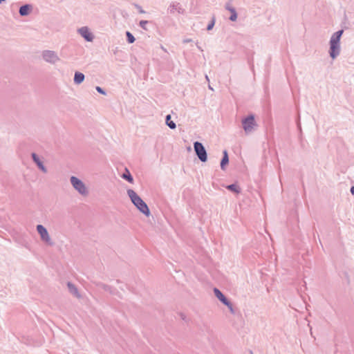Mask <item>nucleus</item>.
<instances>
[{"instance_id": "1", "label": "nucleus", "mask_w": 354, "mask_h": 354, "mask_svg": "<svg viewBox=\"0 0 354 354\" xmlns=\"http://www.w3.org/2000/svg\"><path fill=\"white\" fill-rule=\"evenodd\" d=\"M344 33V30L341 29L335 32H334L330 39L329 41V55L330 57L335 59L337 58L341 52L340 47V39Z\"/></svg>"}, {"instance_id": "2", "label": "nucleus", "mask_w": 354, "mask_h": 354, "mask_svg": "<svg viewBox=\"0 0 354 354\" xmlns=\"http://www.w3.org/2000/svg\"><path fill=\"white\" fill-rule=\"evenodd\" d=\"M127 193L131 203L136 206V207L144 215L149 216L150 215V210L148 205L136 194V192L131 189H127Z\"/></svg>"}, {"instance_id": "3", "label": "nucleus", "mask_w": 354, "mask_h": 354, "mask_svg": "<svg viewBox=\"0 0 354 354\" xmlns=\"http://www.w3.org/2000/svg\"><path fill=\"white\" fill-rule=\"evenodd\" d=\"M70 182L73 188L82 196H86L88 194V189L82 180L76 176H71Z\"/></svg>"}, {"instance_id": "4", "label": "nucleus", "mask_w": 354, "mask_h": 354, "mask_svg": "<svg viewBox=\"0 0 354 354\" xmlns=\"http://www.w3.org/2000/svg\"><path fill=\"white\" fill-rule=\"evenodd\" d=\"M194 149L198 159L201 162H205L207 160V153L203 145L198 141H196L194 142Z\"/></svg>"}, {"instance_id": "5", "label": "nucleus", "mask_w": 354, "mask_h": 354, "mask_svg": "<svg viewBox=\"0 0 354 354\" xmlns=\"http://www.w3.org/2000/svg\"><path fill=\"white\" fill-rule=\"evenodd\" d=\"M242 125L245 132L248 134L253 131L254 127L257 126L254 115L251 114L242 120Z\"/></svg>"}, {"instance_id": "6", "label": "nucleus", "mask_w": 354, "mask_h": 354, "mask_svg": "<svg viewBox=\"0 0 354 354\" xmlns=\"http://www.w3.org/2000/svg\"><path fill=\"white\" fill-rule=\"evenodd\" d=\"M43 59L48 63L55 64L56 62L59 61V57L57 53L53 50H46L42 52Z\"/></svg>"}, {"instance_id": "7", "label": "nucleus", "mask_w": 354, "mask_h": 354, "mask_svg": "<svg viewBox=\"0 0 354 354\" xmlns=\"http://www.w3.org/2000/svg\"><path fill=\"white\" fill-rule=\"evenodd\" d=\"M77 32L86 41H93L94 35L87 26H83L77 29Z\"/></svg>"}, {"instance_id": "8", "label": "nucleus", "mask_w": 354, "mask_h": 354, "mask_svg": "<svg viewBox=\"0 0 354 354\" xmlns=\"http://www.w3.org/2000/svg\"><path fill=\"white\" fill-rule=\"evenodd\" d=\"M37 231L39 234L42 241L47 243L50 241V238L46 228L42 225H37Z\"/></svg>"}, {"instance_id": "9", "label": "nucleus", "mask_w": 354, "mask_h": 354, "mask_svg": "<svg viewBox=\"0 0 354 354\" xmlns=\"http://www.w3.org/2000/svg\"><path fill=\"white\" fill-rule=\"evenodd\" d=\"M31 157H32V159L33 162L37 165L38 168L42 172L45 173V174L47 173L46 167L44 166L43 162L41 161V160L39 159V158L37 156V154H36L35 153H32Z\"/></svg>"}, {"instance_id": "10", "label": "nucleus", "mask_w": 354, "mask_h": 354, "mask_svg": "<svg viewBox=\"0 0 354 354\" xmlns=\"http://www.w3.org/2000/svg\"><path fill=\"white\" fill-rule=\"evenodd\" d=\"M32 10V6L30 4H24L19 8V13L21 16L28 15Z\"/></svg>"}, {"instance_id": "11", "label": "nucleus", "mask_w": 354, "mask_h": 354, "mask_svg": "<svg viewBox=\"0 0 354 354\" xmlns=\"http://www.w3.org/2000/svg\"><path fill=\"white\" fill-rule=\"evenodd\" d=\"M214 293L216 298L223 304H227V299L217 288H214Z\"/></svg>"}, {"instance_id": "12", "label": "nucleus", "mask_w": 354, "mask_h": 354, "mask_svg": "<svg viewBox=\"0 0 354 354\" xmlns=\"http://www.w3.org/2000/svg\"><path fill=\"white\" fill-rule=\"evenodd\" d=\"M67 287L71 294L78 299L81 298V295L80 294L77 287L73 283L68 282Z\"/></svg>"}, {"instance_id": "13", "label": "nucleus", "mask_w": 354, "mask_h": 354, "mask_svg": "<svg viewBox=\"0 0 354 354\" xmlns=\"http://www.w3.org/2000/svg\"><path fill=\"white\" fill-rule=\"evenodd\" d=\"M95 285L101 288H102L104 291L109 292L111 295L115 294L116 290L113 288V287L102 283L101 282H95Z\"/></svg>"}, {"instance_id": "14", "label": "nucleus", "mask_w": 354, "mask_h": 354, "mask_svg": "<svg viewBox=\"0 0 354 354\" xmlns=\"http://www.w3.org/2000/svg\"><path fill=\"white\" fill-rule=\"evenodd\" d=\"M228 163H229L228 153H227V150H224L223 151V158H222V159L221 160V163H220L221 169L222 170H225V167L228 165Z\"/></svg>"}, {"instance_id": "15", "label": "nucleus", "mask_w": 354, "mask_h": 354, "mask_svg": "<svg viewBox=\"0 0 354 354\" xmlns=\"http://www.w3.org/2000/svg\"><path fill=\"white\" fill-rule=\"evenodd\" d=\"M85 75L81 72H75L74 75V83L76 84H80L84 82Z\"/></svg>"}, {"instance_id": "16", "label": "nucleus", "mask_w": 354, "mask_h": 354, "mask_svg": "<svg viewBox=\"0 0 354 354\" xmlns=\"http://www.w3.org/2000/svg\"><path fill=\"white\" fill-rule=\"evenodd\" d=\"M122 178L130 183H133V178L127 168H125V171L122 174Z\"/></svg>"}, {"instance_id": "17", "label": "nucleus", "mask_w": 354, "mask_h": 354, "mask_svg": "<svg viewBox=\"0 0 354 354\" xmlns=\"http://www.w3.org/2000/svg\"><path fill=\"white\" fill-rule=\"evenodd\" d=\"M170 13H174L175 11H178L179 13L183 12V9L180 7L179 3H173L169 6Z\"/></svg>"}, {"instance_id": "18", "label": "nucleus", "mask_w": 354, "mask_h": 354, "mask_svg": "<svg viewBox=\"0 0 354 354\" xmlns=\"http://www.w3.org/2000/svg\"><path fill=\"white\" fill-rule=\"evenodd\" d=\"M165 122L166 124L171 129H175L176 127V123L171 120V115H166L165 118Z\"/></svg>"}, {"instance_id": "19", "label": "nucleus", "mask_w": 354, "mask_h": 354, "mask_svg": "<svg viewBox=\"0 0 354 354\" xmlns=\"http://www.w3.org/2000/svg\"><path fill=\"white\" fill-rule=\"evenodd\" d=\"M226 188L234 193L239 194L241 192V188L235 183L229 185L226 187Z\"/></svg>"}, {"instance_id": "20", "label": "nucleus", "mask_w": 354, "mask_h": 354, "mask_svg": "<svg viewBox=\"0 0 354 354\" xmlns=\"http://www.w3.org/2000/svg\"><path fill=\"white\" fill-rule=\"evenodd\" d=\"M215 22H216V17L214 15H213L209 24L207 26V30H212V28H214V26L215 25Z\"/></svg>"}, {"instance_id": "21", "label": "nucleus", "mask_w": 354, "mask_h": 354, "mask_svg": "<svg viewBox=\"0 0 354 354\" xmlns=\"http://www.w3.org/2000/svg\"><path fill=\"white\" fill-rule=\"evenodd\" d=\"M230 12L231 13V15H230L229 19L232 21H235L237 19V13H236L235 8L230 9Z\"/></svg>"}, {"instance_id": "22", "label": "nucleus", "mask_w": 354, "mask_h": 354, "mask_svg": "<svg viewBox=\"0 0 354 354\" xmlns=\"http://www.w3.org/2000/svg\"><path fill=\"white\" fill-rule=\"evenodd\" d=\"M126 36H127V40L129 44H133L135 41L136 39H135L134 36L130 32L127 31Z\"/></svg>"}, {"instance_id": "23", "label": "nucleus", "mask_w": 354, "mask_h": 354, "mask_svg": "<svg viewBox=\"0 0 354 354\" xmlns=\"http://www.w3.org/2000/svg\"><path fill=\"white\" fill-rule=\"evenodd\" d=\"M225 305L229 308V310L232 314L235 313L233 305L229 300H227V304H225Z\"/></svg>"}, {"instance_id": "24", "label": "nucleus", "mask_w": 354, "mask_h": 354, "mask_svg": "<svg viewBox=\"0 0 354 354\" xmlns=\"http://www.w3.org/2000/svg\"><path fill=\"white\" fill-rule=\"evenodd\" d=\"M148 23H149V21H146V20H142V21H140L139 25H140V26L142 29H144V30H147V27H146V25H147Z\"/></svg>"}, {"instance_id": "25", "label": "nucleus", "mask_w": 354, "mask_h": 354, "mask_svg": "<svg viewBox=\"0 0 354 354\" xmlns=\"http://www.w3.org/2000/svg\"><path fill=\"white\" fill-rule=\"evenodd\" d=\"M133 5H134L135 8H136L138 9V10L140 13H141V14L145 13V11L142 8V7L140 5H138L137 3H134Z\"/></svg>"}, {"instance_id": "26", "label": "nucleus", "mask_w": 354, "mask_h": 354, "mask_svg": "<svg viewBox=\"0 0 354 354\" xmlns=\"http://www.w3.org/2000/svg\"><path fill=\"white\" fill-rule=\"evenodd\" d=\"M95 89L100 94H102V95H104L106 94V91L102 88H101L100 86H96Z\"/></svg>"}, {"instance_id": "27", "label": "nucleus", "mask_w": 354, "mask_h": 354, "mask_svg": "<svg viewBox=\"0 0 354 354\" xmlns=\"http://www.w3.org/2000/svg\"><path fill=\"white\" fill-rule=\"evenodd\" d=\"M225 8L226 10H227L228 11H230V9H234V8L232 7L229 3H226L225 6Z\"/></svg>"}, {"instance_id": "28", "label": "nucleus", "mask_w": 354, "mask_h": 354, "mask_svg": "<svg viewBox=\"0 0 354 354\" xmlns=\"http://www.w3.org/2000/svg\"><path fill=\"white\" fill-rule=\"evenodd\" d=\"M192 40L191 39H185L183 40V42L184 43H188V42H191Z\"/></svg>"}, {"instance_id": "29", "label": "nucleus", "mask_w": 354, "mask_h": 354, "mask_svg": "<svg viewBox=\"0 0 354 354\" xmlns=\"http://www.w3.org/2000/svg\"><path fill=\"white\" fill-rule=\"evenodd\" d=\"M350 191H351V193L353 195H354V186H352V187H351Z\"/></svg>"}, {"instance_id": "30", "label": "nucleus", "mask_w": 354, "mask_h": 354, "mask_svg": "<svg viewBox=\"0 0 354 354\" xmlns=\"http://www.w3.org/2000/svg\"><path fill=\"white\" fill-rule=\"evenodd\" d=\"M6 0H0V4L5 2Z\"/></svg>"}, {"instance_id": "31", "label": "nucleus", "mask_w": 354, "mask_h": 354, "mask_svg": "<svg viewBox=\"0 0 354 354\" xmlns=\"http://www.w3.org/2000/svg\"><path fill=\"white\" fill-rule=\"evenodd\" d=\"M205 78L207 81H209V78H208V76L207 75H205Z\"/></svg>"}, {"instance_id": "32", "label": "nucleus", "mask_w": 354, "mask_h": 354, "mask_svg": "<svg viewBox=\"0 0 354 354\" xmlns=\"http://www.w3.org/2000/svg\"><path fill=\"white\" fill-rule=\"evenodd\" d=\"M209 88L211 90H213V88H212V86H210V85H209Z\"/></svg>"}, {"instance_id": "33", "label": "nucleus", "mask_w": 354, "mask_h": 354, "mask_svg": "<svg viewBox=\"0 0 354 354\" xmlns=\"http://www.w3.org/2000/svg\"><path fill=\"white\" fill-rule=\"evenodd\" d=\"M181 317H182L183 319H185V317H184L183 315H181Z\"/></svg>"}]
</instances>
